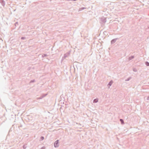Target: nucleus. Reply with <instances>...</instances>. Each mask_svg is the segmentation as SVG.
Wrapping results in <instances>:
<instances>
[{
    "mask_svg": "<svg viewBox=\"0 0 149 149\" xmlns=\"http://www.w3.org/2000/svg\"><path fill=\"white\" fill-rule=\"evenodd\" d=\"M59 140H58L55 141L54 144V146L55 148H57L58 147Z\"/></svg>",
    "mask_w": 149,
    "mask_h": 149,
    "instance_id": "f257e3e1",
    "label": "nucleus"
},
{
    "mask_svg": "<svg viewBox=\"0 0 149 149\" xmlns=\"http://www.w3.org/2000/svg\"><path fill=\"white\" fill-rule=\"evenodd\" d=\"M120 121L121 123V124L122 125L124 124V121L123 119H120Z\"/></svg>",
    "mask_w": 149,
    "mask_h": 149,
    "instance_id": "f03ea898",
    "label": "nucleus"
},
{
    "mask_svg": "<svg viewBox=\"0 0 149 149\" xmlns=\"http://www.w3.org/2000/svg\"><path fill=\"white\" fill-rule=\"evenodd\" d=\"M44 139V137L43 136H41V137H40V139L41 140H43V139Z\"/></svg>",
    "mask_w": 149,
    "mask_h": 149,
    "instance_id": "7ed1b4c3",
    "label": "nucleus"
},
{
    "mask_svg": "<svg viewBox=\"0 0 149 149\" xmlns=\"http://www.w3.org/2000/svg\"><path fill=\"white\" fill-rule=\"evenodd\" d=\"M98 101V100L97 99H95L94 100V102H96Z\"/></svg>",
    "mask_w": 149,
    "mask_h": 149,
    "instance_id": "20e7f679",
    "label": "nucleus"
},
{
    "mask_svg": "<svg viewBox=\"0 0 149 149\" xmlns=\"http://www.w3.org/2000/svg\"><path fill=\"white\" fill-rule=\"evenodd\" d=\"M23 148L24 149H25L26 148V146L25 145H24L23 146Z\"/></svg>",
    "mask_w": 149,
    "mask_h": 149,
    "instance_id": "39448f33",
    "label": "nucleus"
},
{
    "mask_svg": "<svg viewBox=\"0 0 149 149\" xmlns=\"http://www.w3.org/2000/svg\"><path fill=\"white\" fill-rule=\"evenodd\" d=\"M40 149H45V147H42Z\"/></svg>",
    "mask_w": 149,
    "mask_h": 149,
    "instance_id": "423d86ee",
    "label": "nucleus"
},
{
    "mask_svg": "<svg viewBox=\"0 0 149 149\" xmlns=\"http://www.w3.org/2000/svg\"><path fill=\"white\" fill-rule=\"evenodd\" d=\"M112 82L111 81L109 84L110 85V86L111 85V84L112 83Z\"/></svg>",
    "mask_w": 149,
    "mask_h": 149,
    "instance_id": "0eeeda50",
    "label": "nucleus"
},
{
    "mask_svg": "<svg viewBox=\"0 0 149 149\" xmlns=\"http://www.w3.org/2000/svg\"><path fill=\"white\" fill-rule=\"evenodd\" d=\"M146 64L147 66L149 65V63H146Z\"/></svg>",
    "mask_w": 149,
    "mask_h": 149,
    "instance_id": "6e6552de",
    "label": "nucleus"
}]
</instances>
